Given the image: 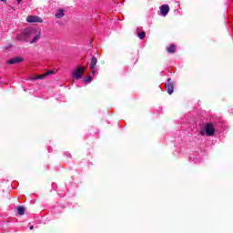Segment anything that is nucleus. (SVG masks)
Here are the masks:
<instances>
[{
	"label": "nucleus",
	"mask_w": 233,
	"mask_h": 233,
	"mask_svg": "<svg viewBox=\"0 0 233 233\" xmlns=\"http://www.w3.org/2000/svg\"><path fill=\"white\" fill-rule=\"evenodd\" d=\"M216 132V128L214 127L213 124H207L204 127V130L200 131L201 136H208L210 137V136H213Z\"/></svg>",
	"instance_id": "nucleus-2"
},
{
	"label": "nucleus",
	"mask_w": 233,
	"mask_h": 233,
	"mask_svg": "<svg viewBox=\"0 0 233 233\" xmlns=\"http://www.w3.org/2000/svg\"><path fill=\"white\" fill-rule=\"evenodd\" d=\"M86 70V67L77 66L72 72L73 78L74 79H81V77H83V74H85Z\"/></svg>",
	"instance_id": "nucleus-3"
},
{
	"label": "nucleus",
	"mask_w": 233,
	"mask_h": 233,
	"mask_svg": "<svg viewBox=\"0 0 233 233\" xmlns=\"http://www.w3.org/2000/svg\"><path fill=\"white\" fill-rule=\"evenodd\" d=\"M166 90L169 96H172L174 94V83L171 82V79H167V84L166 85Z\"/></svg>",
	"instance_id": "nucleus-6"
},
{
	"label": "nucleus",
	"mask_w": 233,
	"mask_h": 233,
	"mask_svg": "<svg viewBox=\"0 0 233 233\" xmlns=\"http://www.w3.org/2000/svg\"><path fill=\"white\" fill-rule=\"evenodd\" d=\"M16 210L19 216H25V208L23 206L16 208Z\"/></svg>",
	"instance_id": "nucleus-13"
},
{
	"label": "nucleus",
	"mask_w": 233,
	"mask_h": 233,
	"mask_svg": "<svg viewBox=\"0 0 233 233\" xmlns=\"http://www.w3.org/2000/svg\"><path fill=\"white\" fill-rule=\"evenodd\" d=\"M34 36L33 39L30 41V45H34V43H37L39 39H41V29L34 28L31 33V36Z\"/></svg>",
	"instance_id": "nucleus-4"
},
{
	"label": "nucleus",
	"mask_w": 233,
	"mask_h": 233,
	"mask_svg": "<svg viewBox=\"0 0 233 233\" xmlns=\"http://www.w3.org/2000/svg\"><path fill=\"white\" fill-rule=\"evenodd\" d=\"M50 74H54V71H48V72L45 73L44 75L33 76V77H31V79H33V80L45 79V77H46V76H50Z\"/></svg>",
	"instance_id": "nucleus-10"
},
{
	"label": "nucleus",
	"mask_w": 233,
	"mask_h": 233,
	"mask_svg": "<svg viewBox=\"0 0 233 233\" xmlns=\"http://www.w3.org/2000/svg\"><path fill=\"white\" fill-rule=\"evenodd\" d=\"M27 23H43V18L35 15H29L26 17Z\"/></svg>",
	"instance_id": "nucleus-5"
},
{
	"label": "nucleus",
	"mask_w": 233,
	"mask_h": 233,
	"mask_svg": "<svg viewBox=\"0 0 233 233\" xmlns=\"http://www.w3.org/2000/svg\"><path fill=\"white\" fill-rule=\"evenodd\" d=\"M55 17L56 19H61V17H65V10L63 9H58L56 14L55 15Z\"/></svg>",
	"instance_id": "nucleus-11"
},
{
	"label": "nucleus",
	"mask_w": 233,
	"mask_h": 233,
	"mask_svg": "<svg viewBox=\"0 0 233 233\" xmlns=\"http://www.w3.org/2000/svg\"><path fill=\"white\" fill-rule=\"evenodd\" d=\"M32 30L33 27H26L23 29L21 33L15 36V39L17 41H21L22 43H27L28 39L32 37Z\"/></svg>",
	"instance_id": "nucleus-1"
},
{
	"label": "nucleus",
	"mask_w": 233,
	"mask_h": 233,
	"mask_svg": "<svg viewBox=\"0 0 233 233\" xmlns=\"http://www.w3.org/2000/svg\"><path fill=\"white\" fill-rule=\"evenodd\" d=\"M2 3H5L6 0H0Z\"/></svg>",
	"instance_id": "nucleus-18"
},
{
	"label": "nucleus",
	"mask_w": 233,
	"mask_h": 233,
	"mask_svg": "<svg viewBox=\"0 0 233 233\" xmlns=\"http://www.w3.org/2000/svg\"><path fill=\"white\" fill-rule=\"evenodd\" d=\"M167 52H168V54H174V52H176V46L171 44L167 47Z\"/></svg>",
	"instance_id": "nucleus-12"
},
{
	"label": "nucleus",
	"mask_w": 233,
	"mask_h": 233,
	"mask_svg": "<svg viewBox=\"0 0 233 233\" xmlns=\"http://www.w3.org/2000/svg\"><path fill=\"white\" fill-rule=\"evenodd\" d=\"M29 228L30 230H34V226H31Z\"/></svg>",
	"instance_id": "nucleus-16"
},
{
	"label": "nucleus",
	"mask_w": 233,
	"mask_h": 233,
	"mask_svg": "<svg viewBox=\"0 0 233 233\" xmlns=\"http://www.w3.org/2000/svg\"><path fill=\"white\" fill-rule=\"evenodd\" d=\"M160 15H163V17H166V15L170 12V7L168 5H163L160 7Z\"/></svg>",
	"instance_id": "nucleus-9"
},
{
	"label": "nucleus",
	"mask_w": 233,
	"mask_h": 233,
	"mask_svg": "<svg viewBox=\"0 0 233 233\" xmlns=\"http://www.w3.org/2000/svg\"><path fill=\"white\" fill-rule=\"evenodd\" d=\"M145 35H147V33L145 32L138 33L139 39H145Z\"/></svg>",
	"instance_id": "nucleus-14"
},
{
	"label": "nucleus",
	"mask_w": 233,
	"mask_h": 233,
	"mask_svg": "<svg viewBox=\"0 0 233 233\" xmlns=\"http://www.w3.org/2000/svg\"><path fill=\"white\" fill-rule=\"evenodd\" d=\"M25 59L23 57L15 56L7 61V65H17L19 63H23Z\"/></svg>",
	"instance_id": "nucleus-7"
},
{
	"label": "nucleus",
	"mask_w": 233,
	"mask_h": 233,
	"mask_svg": "<svg viewBox=\"0 0 233 233\" xmlns=\"http://www.w3.org/2000/svg\"><path fill=\"white\" fill-rule=\"evenodd\" d=\"M96 65H97V58L96 56H93L91 58V63H90V66H89L92 74H96V72L97 70V69H96Z\"/></svg>",
	"instance_id": "nucleus-8"
},
{
	"label": "nucleus",
	"mask_w": 233,
	"mask_h": 233,
	"mask_svg": "<svg viewBox=\"0 0 233 233\" xmlns=\"http://www.w3.org/2000/svg\"><path fill=\"white\" fill-rule=\"evenodd\" d=\"M23 0H16L17 3H21Z\"/></svg>",
	"instance_id": "nucleus-17"
},
{
	"label": "nucleus",
	"mask_w": 233,
	"mask_h": 233,
	"mask_svg": "<svg viewBox=\"0 0 233 233\" xmlns=\"http://www.w3.org/2000/svg\"><path fill=\"white\" fill-rule=\"evenodd\" d=\"M85 83H92V76H87V77L85 79Z\"/></svg>",
	"instance_id": "nucleus-15"
}]
</instances>
